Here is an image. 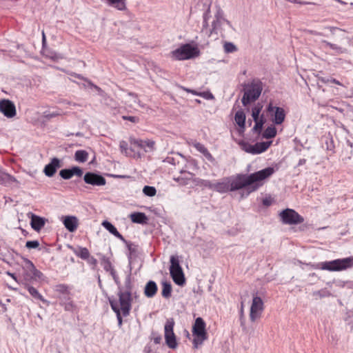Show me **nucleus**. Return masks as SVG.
Returning <instances> with one entry per match:
<instances>
[{
	"mask_svg": "<svg viewBox=\"0 0 353 353\" xmlns=\"http://www.w3.org/2000/svg\"><path fill=\"white\" fill-rule=\"evenodd\" d=\"M262 109V105L258 103L252 110V117L254 121L259 120V114Z\"/></svg>",
	"mask_w": 353,
	"mask_h": 353,
	"instance_id": "79ce46f5",
	"label": "nucleus"
},
{
	"mask_svg": "<svg viewBox=\"0 0 353 353\" xmlns=\"http://www.w3.org/2000/svg\"><path fill=\"white\" fill-rule=\"evenodd\" d=\"M214 190L220 193L230 192V178H225L222 181L214 183Z\"/></svg>",
	"mask_w": 353,
	"mask_h": 353,
	"instance_id": "4be33fe9",
	"label": "nucleus"
},
{
	"mask_svg": "<svg viewBox=\"0 0 353 353\" xmlns=\"http://www.w3.org/2000/svg\"><path fill=\"white\" fill-rule=\"evenodd\" d=\"M0 112L7 118H13L17 114L14 103L9 99L0 100Z\"/></svg>",
	"mask_w": 353,
	"mask_h": 353,
	"instance_id": "9b49d317",
	"label": "nucleus"
},
{
	"mask_svg": "<svg viewBox=\"0 0 353 353\" xmlns=\"http://www.w3.org/2000/svg\"><path fill=\"white\" fill-rule=\"evenodd\" d=\"M274 172V169L268 167L250 175L237 174L235 177L230 178V192L238 190L250 186L248 188L249 192H254L258 189L259 185L254 183L264 180L270 176Z\"/></svg>",
	"mask_w": 353,
	"mask_h": 353,
	"instance_id": "f257e3e1",
	"label": "nucleus"
},
{
	"mask_svg": "<svg viewBox=\"0 0 353 353\" xmlns=\"http://www.w3.org/2000/svg\"><path fill=\"white\" fill-rule=\"evenodd\" d=\"M56 292L61 294V296L70 295L69 287L65 284H59L55 286Z\"/></svg>",
	"mask_w": 353,
	"mask_h": 353,
	"instance_id": "4c0bfd02",
	"label": "nucleus"
},
{
	"mask_svg": "<svg viewBox=\"0 0 353 353\" xmlns=\"http://www.w3.org/2000/svg\"><path fill=\"white\" fill-rule=\"evenodd\" d=\"M39 246V242L35 241H28L26 243V247L28 249H36Z\"/></svg>",
	"mask_w": 353,
	"mask_h": 353,
	"instance_id": "8fccbe9b",
	"label": "nucleus"
},
{
	"mask_svg": "<svg viewBox=\"0 0 353 353\" xmlns=\"http://www.w3.org/2000/svg\"><path fill=\"white\" fill-rule=\"evenodd\" d=\"M130 141L131 144H133L139 148L143 150L145 148V140L130 138Z\"/></svg>",
	"mask_w": 353,
	"mask_h": 353,
	"instance_id": "de8ad7c7",
	"label": "nucleus"
},
{
	"mask_svg": "<svg viewBox=\"0 0 353 353\" xmlns=\"http://www.w3.org/2000/svg\"><path fill=\"white\" fill-rule=\"evenodd\" d=\"M208 26V21H203L201 32L206 35L208 37H210L214 34V32L212 31V27L211 28H209Z\"/></svg>",
	"mask_w": 353,
	"mask_h": 353,
	"instance_id": "58836bf2",
	"label": "nucleus"
},
{
	"mask_svg": "<svg viewBox=\"0 0 353 353\" xmlns=\"http://www.w3.org/2000/svg\"><path fill=\"white\" fill-rule=\"evenodd\" d=\"M158 290L157 283L153 281H148L144 288V294L148 298H152Z\"/></svg>",
	"mask_w": 353,
	"mask_h": 353,
	"instance_id": "5701e85b",
	"label": "nucleus"
},
{
	"mask_svg": "<svg viewBox=\"0 0 353 353\" xmlns=\"http://www.w3.org/2000/svg\"><path fill=\"white\" fill-rule=\"evenodd\" d=\"M200 51L196 46L189 43L181 45L179 48L170 52V57L174 60H188L199 55Z\"/></svg>",
	"mask_w": 353,
	"mask_h": 353,
	"instance_id": "39448f33",
	"label": "nucleus"
},
{
	"mask_svg": "<svg viewBox=\"0 0 353 353\" xmlns=\"http://www.w3.org/2000/svg\"><path fill=\"white\" fill-rule=\"evenodd\" d=\"M68 248L74 253L76 256L83 260H87L89 258L90 254L88 248L83 247L74 248L71 245H68Z\"/></svg>",
	"mask_w": 353,
	"mask_h": 353,
	"instance_id": "b1692460",
	"label": "nucleus"
},
{
	"mask_svg": "<svg viewBox=\"0 0 353 353\" xmlns=\"http://www.w3.org/2000/svg\"><path fill=\"white\" fill-rule=\"evenodd\" d=\"M86 261L90 265H92L93 268H95L97 265V260L93 256H90Z\"/></svg>",
	"mask_w": 353,
	"mask_h": 353,
	"instance_id": "6e6d98bb",
	"label": "nucleus"
},
{
	"mask_svg": "<svg viewBox=\"0 0 353 353\" xmlns=\"http://www.w3.org/2000/svg\"><path fill=\"white\" fill-rule=\"evenodd\" d=\"M214 19H220V20H222V21H225V23L230 27H232V24H231L230 21H229L228 20H227L226 19L224 18L223 11L222 10V9L219 6L217 7L216 13L214 14Z\"/></svg>",
	"mask_w": 353,
	"mask_h": 353,
	"instance_id": "a19ab883",
	"label": "nucleus"
},
{
	"mask_svg": "<svg viewBox=\"0 0 353 353\" xmlns=\"http://www.w3.org/2000/svg\"><path fill=\"white\" fill-rule=\"evenodd\" d=\"M239 144L241 146V148L245 152L254 154L255 151L253 145L243 141L239 142Z\"/></svg>",
	"mask_w": 353,
	"mask_h": 353,
	"instance_id": "e433bc0d",
	"label": "nucleus"
},
{
	"mask_svg": "<svg viewBox=\"0 0 353 353\" xmlns=\"http://www.w3.org/2000/svg\"><path fill=\"white\" fill-rule=\"evenodd\" d=\"M143 192L148 196H153L156 194V188L153 186L145 185L143 189Z\"/></svg>",
	"mask_w": 353,
	"mask_h": 353,
	"instance_id": "a18cd8bd",
	"label": "nucleus"
},
{
	"mask_svg": "<svg viewBox=\"0 0 353 353\" xmlns=\"http://www.w3.org/2000/svg\"><path fill=\"white\" fill-rule=\"evenodd\" d=\"M224 50L227 53L234 52L236 51L237 48L234 44L230 42H227L224 44Z\"/></svg>",
	"mask_w": 353,
	"mask_h": 353,
	"instance_id": "49530a36",
	"label": "nucleus"
},
{
	"mask_svg": "<svg viewBox=\"0 0 353 353\" xmlns=\"http://www.w3.org/2000/svg\"><path fill=\"white\" fill-rule=\"evenodd\" d=\"M59 305L62 306L65 311L74 312L77 310V305L74 303L70 295L59 296Z\"/></svg>",
	"mask_w": 353,
	"mask_h": 353,
	"instance_id": "4468645a",
	"label": "nucleus"
},
{
	"mask_svg": "<svg viewBox=\"0 0 353 353\" xmlns=\"http://www.w3.org/2000/svg\"><path fill=\"white\" fill-rule=\"evenodd\" d=\"M155 141L150 140V139H146L145 140V148L143 150L145 152H152L155 150Z\"/></svg>",
	"mask_w": 353,
	"mask_h": 353,
	"instance_id": "ea45409f",
	"label": "nucleus"
},
{
	"mask_svg": "<svg viewBox=\"0 0 353 353\" xmlns=\"http://www.w3.org/2000/svg\"><path fill=\"white\" fill-rule=\"evenodd\" d=\"M26 270L27 271L26 276H30V279H41L43 276L42 272L38 270L30 260L27 261Z\"/></svg>",
	"mask_w": 353,
	"mask_h": 353,
	"instance_id": "a211bd4d",
	"label": "nucleus"
},
{
	"mask_svg": "<svg viewBox=\"0 0 353 353\" xmlns=\"http://www.w3.org/2000/svg\"><path fill=\"white\" fill-rule=\"evenodd\" d=\"M276 135V129L274 125L268 126L263 134V137L265 139H272Z\"/></svg>",
	"mask_w": 353,
	"mask_h": 353,
	"instance_id": "f704fd0d",
	"label": "nucleus"
},
{
	"mask_svg": "<svg viewBox=\"0 0 353 353\" xmlns=\"http://www.w3.org/2000/svg\"><path fill=\"white\" fill-rule=\"evenodd\" d=\"M181 176L178 177L174 178V180L179 183L181 185H187L190 184L191 181L194 183V174L185 171V170H181L180 171Z\"/></svg>",
	"mask_w": 353,
	"mask_h": 353,
	"instance_id": "f3484780",
	"label": "nucleus"
},
{
	"mask_svg": "<svg viewBox=\"0 0 353 353\" xmlns=\"http://www.w3.org/2000/svg\"><path fill=\"white\" fill-rule=\"evenodd\" d=\"M254 122H255V125H254L252 130L256 132L260 133L262 130L263 125L265 123V119L263 118V116L262 115L259 120L254 121Z\"/></svg>",
	"mask_w": 353,
	"mask_h": 353,
	"instance_id": "c03bdc74",
	"label": "nucleus"
},
{
	"mask_svg": "<svg viewBox=\"0 0 353 353\" xmlns=\"http://www.w3.org/2000/svg\"><path fill=\"white\" fill-rule=\"evenodd\" d=\"M322 43L324 45L325 47H329L330 48L335 50L338 53H343L344 50L343 48L336 44L330 43L327 41H322Z\"/></svg>",
	"mask_w": 353,
	"mask_h": 353,
	"instance_id": "37998d69",
	"label": "nucleus"
},
{
	"mask_svg": "<svg viewBox=\"0 0 353 353\" xmlns=\"http://www.w3.org/2000/svg\"><path fill=\"white\" fill-rule=\"evenodd\" d=\"M206 324L201 317L195 319L192 326V334L194 336L203 337V339H208V334L205 330Z\"/></svg>",
	"mask_w": 353,
	"mask_h": 353,
	"instance_id": "ddd939ff",
	"label": "nucleus"
},
{
	"mask_svg": "<svg viewBox=\"0 0 353 353\" xmlns=\"http://www.w3.org/2000/svg\"><path fill=\"white\" fill-rule=\"evenodd\" d=\"M8 178L10 180L14 179V177L11 176L9 174H5V177L0 176V183H3L4 182L5 178Z\"/></svg>",
	"mask_w": 353,
	"mask_h": 353,
	"instance_id": "680f3d73",
	"label": "nucleus"
},
{
	"mask_svg": "<svg viewBox=\"0 0 353 353\" xmlns=\"http://www.w3.org/2000/svg\"><path fill=\"white\" fill-rule=\"evenodd\" d=\"M266 110L270 113L272 117V122L276 125H280L285 121V112L283 108L274 106L270 102L268 105Z\"/></svg>",
	"mask_w": 353,
	"mask_h": 353,
	"instance_id": "1a4fd4ad",
	"label": "nucleus"
},
{
	"mask_svg": "<svg viewBox=\"0 0 353 353\" xmlns=\"http://www.w3.org/2000/svg\"><path fill=\"white\" fill-rule=\"evenodd\" d=\"M122 119L123 120L130 121L134 123H137L139 121V119L137 117H133V116H123Z\"/></svg>",
	"mask_w": 353,
	"mask_h": 353,
	"instance_id": "5fc2aeb1",
	"label": "nucleus"
},
{
	"mask_svg": "<svg viewBox=\"0 0 353 353\" xmlns=\"http://www.w3.org/2000/svg\"><path fill=\"white\" fill-rule=\"evenodd\" d=\"M205 94H204V96H203V97L206 98V99H212L213 98V95L211 94V93H208V92H205Z\"/></svg>",
	"mask_w": 353,
	"mask_h": 353,
	"instance_id": "e2e57ef3",
	"label": "nucleus"
},
{
	"mask_svg": "<svg viewBox=\"0 0 353 353\" xmlns=\"http://www.w3.org/2000/svg\"><path fill=\"white\" fill-rule=\"evenodd\" d=\"M210 8H208V9L204 12V14L203 15V21H208V20L210 17Z\"/></svg>",
	"mask_w": 353,
	"mask_h": 353,
	"instance_id": "13d9d810",
	"label": "nucleus"
},
{
	"mask_svg": "<svg viewBox=\"0 0 353 353\" xmlns=\"http://www.w3.org/2000/svg\"><path fill=\"white\" fill-rule=\"evenodd\" d=\"M353 267V256L321 262L314 265L315 269L338 272Z\"/></svg>",
	"mask_w": 353,
	"mask_h": 353,
	"instance_id": "f03ea898",
	"label": "nucleus"
},
{
	"mask_svg": "<svg viewBox=\"0 0 353 353\" xmlns=\"http://www.w3.org/2000/svg\"><path fill=\"white\" fill-rule=\"evenodd\" d=\"M319 80L321 81L322 83H333L336 85H341V83L334 78H325V77H319Z\"/></svg>",
	"mask_w": 353,
	"mask_h": 353,
	"instance_id": "09e8293b",
	"label": "nucleus"
},
{
	"mask_svg": "<svg viewBox=\"0 0 353 353\" xmlns=\"http://www.w3.org/2000/svg\"><path fill=\"white\" fill-rule=\"evenodd\" d=\"M46 221V219L45 218L39 216L34 214H31L30 225L32 228L37 232L40 231L41 228L44 227Z\"/></svg>",
	"mask_w": 353,
	"mask_h": 353,
	"instance_id": "aec40b11",
	"label": "nucleus"
},
{
	"mask_svg": "<svg viewBox=\"0 0 353 353\" xmlns=\"http://www.w3.org/2000/svg\"><path fill=\"white\" fill-rule=\"evenodd\" d=\"M174 321L172 318L167 319L164 326V336L166 345L171 349L177 347L176 336L174 333Z\"/></svg>",
	"mask_w": 353,
	"mask_h": 353,
	"instance_id": "0eeeda50",
	"label": "nucleus"
},
{
	"mask_svg": "<svg viewBox=\"0 0 353 353\" xmlns=\"http://www.w3.org/2000/svg\"><path fill=\"white\" fill-rule=\"evenodd\" d=\"M102 225L112 234L117 237L123 242H126L124 237L118 232L117 228L108 221H103Z\"/></svg>",
	"mask_w": 353,
	"mask_h": 353,
	"instance_id": "a878e982",
	"label": "nucleus"
},
{
	"mask_svg": "<svg viewBox=\"0 0 353 353\" xmlns=\"http://www.w3.org/2000/svg\"><path fill=\"white\" fill-rule=\"evenodd\" d=\"M305 162H306V160L305 159H301L299 161L298 165L300 166V165H304L305 163Z\"/></svg>",
	"mask_w": 353,
	"mask_h": 353,
	"instance_id": "0e129e2a",
	"label": "nucleus"
},
{
	"mask_svg": "<svg viewBox=\"0 0 353 353\" xmlns=\"http://www.w3.org/2000/svg\"><path fill=\"white\" fill-rule=\"evenodd\" d=\"M272 141H263L259 142L253 145L254 149V154H261L265 151H266L272 144Z\"/></svg>",
	"mask_w": 353,
	"mask_h": 353,
	"instance_id": "cd10ccee",
	"label": "nucleus"
},
{
	"mask_svg": "<svg viewBox=\"0 0 353 353\" xmlns=\"http://www.w3.org/2000/svg\"><path fill=\"white\" fill-rule=\"evenodd\" d=\"M161 341V336L155 337L154 339V342L155 343H157V344L160 343Z\"/></svg>",
	"mask_w": 353,
	"mask_h": 353,
	"instance_id": "69168bd1",
	"label": "nucleus"
},
{
	"mask_svg": "<svg viewBox=\"0 0 353 353\" xmlns=\"http://www.w3.org/2000/svg\"><path fill=\"white\" fill-rule=\"evenodd\" d=\"M88 159V152L85 150H79L75 152L74 159L79 163H85Z\"/></svg>",
	"mask_w": 353,
	"mask_h": 353,
	"instance_id": "2f4dec72",
	"label": "nucleus"
},
{
	"mask_svg": "<svg viewBox=\"0 0 353 353\" xmlns=\"http://www.w3.org/2000/svg\"><path fill=\"white\" fill-rule=\"evenodd\" d=\"M279 216L285 224L296 225L304 221V219L294 210L287 208L280 212Z\"/></svg>",
	"mask_w": 353,
	"mask_h": 353,
	"instance_id": "6e6552de",
	"label": "nucleus"
},
{
	"mask_svg": "<svg viewBox=\"0 0 353 353\" xmlns=\"http://www.w3.org/2000/svg\"><path fill=\"white\" fill-rule=\"evenodd\" d=\"M263 310V302L261 297L254 296L250 307V319L252 322H254L257 319L260 318Z\"/></svg>",
	"mask_w": 353,
	"mask_h": 353,
	"instance_id": "9d476101",
	"label": "nucleus"
},
{
	"mask_svg": "<svg viewBox=\"0 0 353 353\" xmlns=\"http://www.w3.org/2000/svg\"><path fill=\"white\" fill-rule=\"evenodd\" d=\"M234 120L236 124L239 126L241 131L245 130V114L243 110H238L234 116Z\"/></svg>",
	"mask_w": 353,
	"mask_h": 353,
	"instance_id": "bb28decb",
	"label": "nucleus"
},
{
	"mask_svg": "<svg viewBox=\"0 0 353 353\" xmlns=\"http://www.w3.org/2000/svg\"><path fill=\"white\" fill-rule=\"evenodd\" d=\"M162 296L165 299H169L172 295V285L168 282L162 283Z\"/></svg>",
	"mask_w": 353,
	"mask_h": 353,
	"instance_id": "473e14b6",
	"label": "nucleus"
},
{
	"mask_svg": "<svg viewBox=\"0 0 353 353\" xmlns=\"http://www.w3.org/2000/svg\"><path fill=\"white\" fill-rule=\"evenodd\" d=\"M109 272L110 273V274H111V276H112V278H113V279L114 280V281H115L116 283H117V280H118V279H119V278H118V276H117V272H116L115 270H114V269H113V270H111L110 272Z\"/></svg>",
	"mask_w": 353,
	"mask_h": 353,
	"instance_id": "bf43d9fd",
	"label": "nucleus"
},
{
	"mask_svg": "<svg viewBox=\"0 0 353 353\" xmlns=\"http://www.w3.org/2000/svg\"><path fill=\"white\" fill-rule=\"evenodd\" d=\"M63 224L69 232H73L77 228L78 219L76 216H68L64 219Z\"/></svg>",
	"mask_w": 353,
	"mask_h": 353,
	"instance_id": "412c9836",
	"label": "nucleus"
},
{
	"mask_svg": "<svg viewBox=\"0 0 353 353\" xmlns=\"http://www.w3.org/2000/svg\"><path fill=\"white\" fill-rule=\"evenodd\" d=\"M101 264L106 272H110L112 270L114 269L110 259L104 255H101Z\"/></svg>",
	"mask_w": 353,
	"mask_h": 353,
	"instance_id": "72a5a7b5",
	"label": "nucleus"
},
{
	"mask_svg": "<svg viewBox=\"0 0 353 353\" xmlns=\"http://www.w3.org/2000/svg\"><path fill=\"white\" fill-rule=\"evenodd\" d=\"M192 145L199 152H201L208 160L210 161H213L214 160L211 153L208 151V150L205 147L203 144L197 141H194L192 143Z\"/></svg>",
	"mask_w": 353,
	"mask_h": 353,
	"instance_id": "393cba45",
	"label": "nucleus"
},
{
	"mask_svg": "<svg viewBox=\"0 0 353 353\" xmlns=\"http://www.w3.org/2000/svg\"><path fill=\"white\" fill-rule=\"evenodd\" d=\"M60 115V113L59 112H44V117L47 119H50L52 118L56 117L57 116Z\"/></svg>",
	"mask_w": 353,
	"mask_h": 353,
	"instance_id": "864d4df0",
	"label": "nucleus"
},
{
	"mask_svg": "<svg viewBox=\"0 0 353 353\" xmlns=\"http://www.w3.org/2000/svg\"><path fill=\"white\" fill-rule=\"evenodd\" d=\"M83 181L85 183L93 186H103L106 183V180L102 175L92 172L85 174Z\"/></svg>",
	"mask_w": 353,
	"mask_h": 353,
	"instance_id": "f8f14e48",
	"label": "nucleus"
},
{
	"mask_svg": "<svg viewBox=\"0 0 353 353\" xmlns=\"http://www.w3.org/2000/svg\"><path fill=\"white\" fill-rule=\"evenodd\" d=\"M225 21L214 19L212 22V31L214 34L218 35L219 32L222 30V25Z\"/></svg>",
	"mask_w": 353,
	"mask_h": 353,
	"instance_id": "c9c22d12",
	"label": "nucleus"
},
{
	"mask_svg": "<svg viewBox=\"0 0 353 353\" xmlns=\"http://www.w3.org/2000/svg\"><path fill=\"white\" fill-rule=\"evenodd\" d=\"M263 90V83L259 79L253 80L245 88L241 102L244 106L259 99Z\"/></svg>",
	"mask_w": 353,
	"mask_h": 353,
	"instance_id": "20e7f679",
	"label": "nucleus"
},
{
	"mask_svg": "<svg viewBox=\"0 0 353 353\" xmlns=\"http://www.w3.org/2000/svg\"><path fill=\"white\" fill-rule=\"evenodd\" d=\"M205 340V339H203V337L194 336V338L193 339L194 348H195V349L198 348L199 345H202V343H203V341Z\"/></svg>",
	"mask_w": 353,
	"mask_h": 353,
	"instance_id": "3c124183",
	"label": "nucleus"
},
{
	"mask_svg": "<svg viewBox=\"0 0 353 353\" xmlns=\"http://www.w3.org/2000/svg\"><path fill=\"white\" fill-rule=\"evenodd\" d=\"M263 204L265 206H269L272 204V200L270 198L263 199Z\"/></svg>",
	"mask_w": 353,
	"mask_h": 353,
	"instance_id": "052dcab7",
	"label": "nucleus"
},
{
	"mask_svg": "<svg viewBox=\"0 0 353 353\" xmlns=\"http://www.w3.org/2000/svg\"><path fill=\"white\" fill-rule=\"evenodd\" d=\"M83 174V170L79 167L74 166L70 169H63L59 172V175L63 179H70L74 175L81 176Z\"/></svg>",
	"mask_w": 353,
	"mask_h": 353,
	"instance_id": "dca6fc26",
	"label": "nucleus"
},
{
	"mask_svg": "<svg viewBox=\"0 0 353 353\" xmlns=\"http://www.w3.org/2000/svg\"><path fill=\"white\" fill-rule=\"evenodd\" d=\"M131 221L136 223H146L148 218L143 212H134L130 214Z\"/></svg>",
	"mask_w": 353,
	"mask_h": 353,
	"instance_id": "c85d7f7f",
	"label": "nucleus"
},
{
	"mask_svg": "<svg viewBox=\"0 0 353 353\" xmlns=\"http://www.w3.org/2000/svg\"><path fill=\"white\" fill-rule=\"evenodd\" d=\"M25 288L28 291V292L33 298L40 300L43 303L46 302V300L43 298V296L34 287L30 285L28 283H26Z\"/></svg>",
	"mask_w": 353,
	"mask_h": 353,
	"instance_id": "c756f323",
	"label": "nucleus"
},
{
	"mask_svg": "<svg viewBox=\"0 0 353 353\" xmlns=\"http://www.w3.org/2000/svg\"><path fill=\"white\" fill-rule=\"evenodd\" d=\"M181 89H183L185 92H187L188 93H191V94H192L194 95H196V96H204V94H205V92H198L196 90L189 89V88H185L183 86H181Z\"/></svg>",
	"mask_w": 353,
	"mask_h": 353,
	"instance_id": "603ef678",
	"label": "nucleus"
},
{
	"mask_svg": "<svg viewBox=\"0 0 353 353\" xmlns=\"http://www.w3.org/2000/svg\"><path fill=\"white\" fill-rule=\"evenodd\" d=\"M194 183L201 187L208 188L210 190H214V183L211 182L209 180L201 179L199 178H195L194 179Z\"/></svg>",
	"mask_w": 353,
	"mask_h": 353,
	"instance_id": "7c9ffc66",
	"label": "nucleus"
},
{
	"mask_svg": "<svg viewBox=\"0 0 353 353\" xmlns=\"http://www.w3.org/2000/svg\"><path fill=\"white\" fill-rule=\"evenodd\" d=\"M72 76L77 77V79H81V80H85V79L82 77V75L81 74H74Z\"/></svg>",
	"mask_w": 353,
	"mask_h": 353,
	"instance_id": "338daca9",
	"label": "nucleus"
},
{
	"mask_svg": "<svg viewBox=\"0 0 353 353\" xmlns=\"http://www.w3.org/2000/svg\"><path fill=\"white\" fill-rule=\"evenodd\" d=\"M46 35H45L44 32L43 31L42 32V41H43V43H44L46 42Z\"/></svg>",
	"mask_w": 353,
	"mask_h": 353,
	"instance_id": "774afa93",
	"label": "nucleus"
},
{
	"mask_svg": "<svg viewBox=\"0 0 353 353\" xmlns=\"http://www.w3.org/2000/svg\"><path fill=\"white\" fill-rule=\"evenodd\" d=\"M109 302L112 310L116 313L117 319L118 320V325L119 327H121L123 320L121 316L122 310L121 309L120 303L118 302L117 299L114 298H110Z\"/></svg>",
	"mask_w": 353,
	"mask_h": 353,
	"instance_id": "6ab92c4d",
	"label": "nucleus"
},
{
	"mask_svg": "<svg viewBox=\"0 0 353 353\" xmlns=\"http://www.w3.org/2000/svg\"><path fill=\"white\" fill-rule=\"evenodd\" d=\"M125 290H119L118 292L119 300L120 303L121 309L122 310V315L127 316L130 314L132 307V282L130 276H128L125 281Z\"/></svg>",
	"mask_w": 353,
	"mask_h": 353,
	"instance_id": "7ed1b4c3",
	"label": "nucleus"
},
{
	"mask_svg": "<svg viewBox=\"0 0 353 353\" xmlns=\"http://www.w3.org/2000/svg\"><path fill=\"white\" fill-rule=\"evenodd\" d=\"M61 166V165L60 160L54 157L51 160V161L48 164H47L45 166L43 169V172L47 176L52 177L54 175L57 169L59 168Z\"/></svg>",
	"mask_w": 353,
	"mask_h": 353,
	"instance_id": "2eb2a0df",
	"label": "nucleus"
},
{
	"mask_svg": "<svg viewBox=\"0 0 353 353\" xmlns=\"http://www.w3.org/2000/svg\"><path fill=\"white\" fill-rule=\"evenodd\" d=\"M119 147L122 152H126L128 150V143L125 141H121L120 142Z\"/></svg>",
	"mask_w": 353,
	"mask_h": 353,
	"instance_id": "4d7b16f0",
	"label": "nucleus"
},
{
	"mask_svg": "<svg viewBox=\"0 0 353 353\" xmlns=\"http://www.w3.org/2000/svg\"><path fill=\"white\" fill-rule=\"evenodd\" d=\"M170 273L176 284L183 285L185 283V279L184 274L182 268L179 264L178 256H171L170 257Z\"/></svg>",
	"mask_w": 353,
	"mask_h": 353,
	"instance_id": "423d86ee",
	"label": "nucleus"
}]
</instances>
